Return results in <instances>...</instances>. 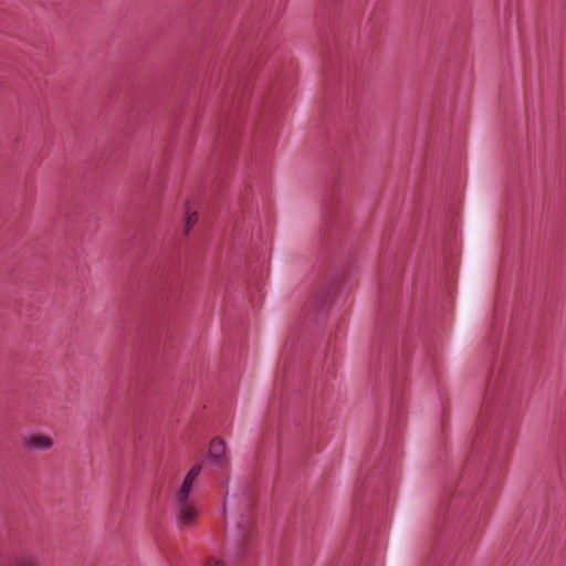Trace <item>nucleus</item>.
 <instances>
[{"instance_id":"f257e3e1","label":"nucleus","mask_w":566,"mask_h":566,"mask_svg":"<svg viewBox=\"0 0 566 566\" xmlns=\"http://www.w3.org/2000/svg\"><path fill=\"white\" fill-rule=\"evenodd\" d=\"M175 514L179 528H189L196 524L198 507L195 500L185 502L175 501Z\"/></svg>"},{"instance_id":"7ed1b4c3","label":"nucleus","mask_w":566,"mask_h":566,"mask_svg":"<svg viewBox=\"0 0 566 566\" xmlns=\"http://www.w3.org/2000/svg\"><path fill=\"white\" fill-rule=\"evenodd\" d=\"M23 444L28 449L49 450L52 447L53 442L49 437L33 434L27 438Z\"/></svg>"},{"instance_id":"39448f33","label":"nucleus","mask_w":566,"mask_h":566,"mask_svg":"<svg viewBox=\"0 0 566 566\" xmlns=\"http://www.w3.org/2000/svg\"><path fill=\"white\" fill-rule=\"evenodd\" d=\"M9 566H39V563L30 555H19L11 559Z\"/></svg>"},{"instance_id":"20e7f679","label":"nucleus","mask_w":566,"mask_h":566,"mask_svg":"<svg viewBox=\"0 0 566 566\" xmlns=\"http://www.w3.org/2000/svg\"><path fill=\"white\" fill-rule=\"evenodd\" d=\"M333 296V287L327 286L324 287L321 292H317L313 298L312 302L316 307H323L331 303Z\"/></svg>"},{"instance_id":"0eeeda50","label":"nucleus","mask_w":566,"mask_h":566,"mask_svg":"<svg viewBox=\"0 0 566 566\" xmlns=\"http://www.w3.org/2000/svg\"><path fill=\"white\" fill-rule=\"evenodd\" d=\"M200 472H201V465L195 464L187 473L185 480L193 483V480L200 474Z\"/></svg>"},{"instance_id":"f03ea898","label":"nucleus","mask_w":566,"mask_h":566,"mask_svg":"<svg viewBox=\"0 0 566 566\" xmlns=\"http://www.w3.org/2000/svg\"><path fill=\"white\" fill-rule=\"evenodd\" d=\"M209 458L211 461L217 462L226 457V441L220 437H214L209 444Z\"/></svg>"},{"instance_id":"1a4fd4ad","label":"nucleus","mask_w":566,"mask_h":566,"mask_svg":"<svg viewBox=\"0 0 566 566\" xmlns=\"http://www.w3.org/2000/svg\"><path fill=\"white\" fill-rule=\"evenodd\" d=\"M191 219H192V218H191L190 216H188V218H187V229H186V232H187V233L189 232V229H190Z\"/></svg>"},{"instance_id":"6e6552de","label":"nucleus","mask_w":566,"mask_h":566,"mask_svg":"<svg viewBox=\"0 0 566 566\" xmlns=\"http://www.w3.org/2000/svg\"><path fill=\"white\" fill-rule=\"evenodd\" d=\"M207 566H224V564L220 559L210 558L207 562Z\"/></svg>"},{"instance_id":"423d86ee","label":"nucleus","mask_w":566,"mask_h":566,"mask_svg":"<svg viewBox=\"0 0 566 566\" xmlns=\"http://www.w3.org/2000/svg\"><path fill=\"white\" fill-rule=\"evenodd\" d=\"M192 484H193L192 482L184 480L182 485H181L178 494L176 495L175 501H179L181 503L185 501L192 500L190 496L191 491H192Z\"/></svg>"}]
</instances>
